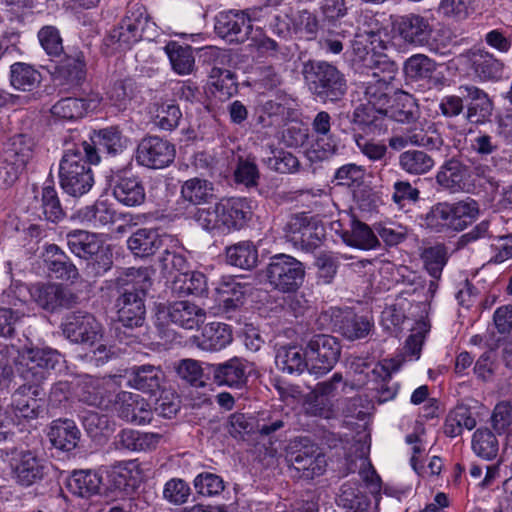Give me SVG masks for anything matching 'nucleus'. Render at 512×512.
Segmentation results:
<instances>
[{
  "label": "nucleus",
  "mask_w": 512,
  "mask_h": 512,
  "mask_svg": "<svg viewBox=\"0 0 512 512\" xmlns=\"http://www.w3.org/2000/svg\"><path fill=\"white\" fill-rule=\"evenodd\" d=\"M77 217L93 228H102L114 222L115 211L105 201H97L94 205L80 209Z\"/></svg>",
  "instance_id": "nucleus-45"
},
{
  "label": "nucleus",
  "mask_w": 512,
  "mask_h": 512,
  "mask_svg": "<svg viewBox=\"0 0 512 512\" xmlns=\"http://www.w3.org/2000/svg\"><path fill=\"white\" fill-rule=\"evenodd\" d=\"M433 158L421 150H407L399 155V166L407 174L419 176L434 167Z\"/></svg>",
  "instance_id": "nucleus-46"
},
{
  "label": "nucleus",
  "mask_w": 512,
  "mask_h": 512,
  "mask_svg": "<svg viewBox=\"0 0 512 512\" xmlns=\"http://www.w3.org/2000/svg\"><path fill=\"white\" fill-rule=\"evenodd\" d=\"M470 178V167L456 158L445 161L435 176L436 183L450 193L470 192L473 189Z\"/></svg>",
  "instance_id": "nucleus-16"
},
{
  "label": "nucleus",
  "mask_w": 512,
  "mask_h": 512,
  "mask_svg": "<svg viewBox=\"0 0 512 512\" xmlns=\"http://www.w3.org/2000/svg\"><path fill=\"white\" fill-rule=\"evenodd\" d=\"M66 240L69 250L87 261L85 272L89 277L101 276L111 268V250L97 234L86 230H73L67 233Z\"/></svg>",
  "instance_id": "nucleus-5"
},
{
  "label": "nucleus",
  "mask_w": 512,
  "mask_h": 512,
  "mask_svg": "<svg viewBox=\"0 0 512 512\" xmlns=\"http://www.w3.org/2000/svg\"><path fill=\"white\" fill-rule=\"evenodd\" d=\"M289 461L295 476L304 479H313L322 475L327 466L325 455L318 446L304 440L301 448L290 454Z\"/></svg>",
  "instance_id": "nucleus-15"
},
{
  "label": "nucleus",
  "mask_w": 512,
  "mask_h": 512,
  "mask_svg": "<svg viewBox=\"0 0 512 512\" xmlns=\"http://www.w3.org/2000/svg\"><path fill=\"white\" fill-rule=\"evenodd\" d=\"M41 210L46 220L51 222H58L64 216V211L61 207L56 189L51 186H45L41 192Z\"/></svg>",
  "instance_id": "nucleus-57"
},
{
  "label": "nucleus",
  "mask_w": 512,
  "mask_h": 512,
  "mask_svg": "<svg viewBox=\"0 0 512 512\" xmlns=\"http://www.w3.org/2000/svg\"><path fill=\"white\" fill-rule=\"evenodd\" d=\"M305 413L314 417L329 419L333 416V404L326 398L314 391L305 395L303 400Z\"/></svg>",
  "instance_id": "nucleus-58"
},
{
  "label": "nucleus",
  "mask_w": 512,
  "mask_h": 512,
  "mask_svg": "<svg viewBox=\"0 0 512 512\" xmlns=\"http://www.w3.org/2000/svg\"><path fill=\"white\" fill-rule=\"evenodd\" d=\"M181 117L182 113L177 105L163 103L157 108L154 123L160 129L171 131L179 125Z\"/></svg>",
  "instance_id": "nucleus-63"
},
{
  "label": "nucleus",
  "mask_w": 512,
  "mask_h": 512,
  "mask_svg": "<svg viewBox=\"0 0 512 512\" xmlns=\"http://www.w3.org/2000/svg\"><path fill=\"white\" fill-rule=\"evenodd\" d=\"M175 155V146L171 142L158 136H147L137 146L136 161L147 168L162 169L174 161Z\"/></svg>",
  "instance_id": "nucleus-12"
},
{
  "label": "nucleus",
  "mask_w": 512,
  "mask_h": 512,
  "mask_svg": "<svg viewBox=\"0 0 512 512\" xmlns=\"http://www.w3.org/2000/svg\"><path fill=\"white\" fill-rule=\"evenodd\" d=\"M102 485V476L90 469L73 471L67 480L68 490L81 498H89L99 494Z\"/></svg>",
  "instance_id": "nucleus-31"
},
{
  "label": "nucleus",
  "mask_w": 512,
  "mask_h": 512,
  "mask_svg": "<svg viewBox=\"0 0 512 512\" xmlns=\"http://www.w3.org/2000/svg\"><path fill=\"white\" fill-rule=\"evenodd\" d=\"M34 143L31 138L24 135H16L11 139L3 156L6 161L24 171L26 165L33 158Z\"/></svg>",
  "instance_id": "nucleus-44"
},
{
  "label": "nucleus",
  "mask_w": 512,
  "mask_h": 512,
  "mask_svg": "<svg viewBox=\"0 0 512 512\" xmlns=\"http://www.w3.org/2000/svg\"><path fill=\"white\" fill-rule=\"evenodd\" d=\"M171 291L175 296H202L207 291V280L201 272H184L175 274L171 283Z\"/></svg>",
  "instance_id": "nucleus-37"
},
{
  "label": "nucleus",
  "mask_w": 512,
  "mask_h": 512,
  "mask_svg": "<svg viewBox=\"0 0 512 512\" xmlns=\"http://www.w3.org/2000/svg\"><path fill=\"white\" fill-rule=\"evenodd\" d=\"M171 241L170 236L162 235L155 229L142 228L135 231L127 240L129 250L140 258L154 255Z\"/></svg>",
  "instance_id": "nucleus-22"
},
{
  "label": "nucleus",
  "mask_w": 512,
  "mask_h": 512,
  "mask_svg": "<svg viewBox=\"0 0 512 512\" xmlns=\"http://www.w3.org/2000/svg\"><path fill=\"white\" fill-rule=\"evenodd\" d=\"M367 80L365 86L366 102L359 104L353 111L351 122L358 130L373 135H380L385 125V106L390 102V84L394 80L393 69H382L381 66H364Z\"/></svg>",
  "instance_id": "nucleus-1"
},
{
  "label": "nucleus",
  "mask_w": 512,
  "mask_h": 512,
  "mask_svg": "<svg viewBox=\"0 0 512 512\" xmlns=\"http://www.w3.org/2000/svg\"><path fill=\"white\" fill-rule=\"evenodd\" d=\"M397 30L406 42L415 45L428 43L433 31L429 19L416 14L401 17L397 23Z\"/></svg>",
  "instance_id": "nucleus-26"
},
{
  "label": "nucleus",
  "mask_w": 512,
  "mask_h": 512,
  "mask_svg": "<svg viewBox=\"0 0 512 512\" xmlns=\"http://www.w3.org/2000/svg\"><path fill=\"white\" fill-rule=\"evenodd\" d=\"M264 272L269 285L281 293L296 292L305 278L304 264L284 253L270 257Z\"/></svg>",
  "instance_id": "nucleus-6"
},
{
  "label": "nucleus",
  "mask_w": 512,
  "mask_h": 512,
  "mask_svg": "<svg viewBox=\"0 0 512 512\" xmlns=\"http://www.w3.org/2000/svg\"><path fill=\"white\" fill-rule=\"evenodd\" d=\"M373 324L364 316L353 312L345 313L338 323L339 332L349 340H357L366 337Z\"/></svg>",
  "instance_id": "nucleus-49"
},
{
  "label": "nucleus",
  "mask_w": 512,
  "mask_h": 512,
  "mask_svg": "<svg viewBox=\"0 0 512 512\" xmlns=\"http://www.w3.org/2000/svg\"><path fill=\"white\" fill-rule=\"evenodd\" d=\"M180 194L183 201L192 205H200L213 199L214 185L207 179L193 177L183 182Z\"/></svg>",
  "instance_id": "nucleus-40"
},
{
  "label": "nucleus",
  "mask_w": 512,
  "mask_h": 512,
  "mask_svg": "<svg viewBox=\"0 0 512 512\" xmlns=\"http://www.w3.org/2000/svg\"><path fill=\"white\" fill-rule=\"evenodd\" d=\"M221 215L226 227V234L241 229L248 219V205L242 198H227L220 200Z\"/></svg>",
  "instance_id": "nucleus-38"
},
{
  "label": "nucleus",
  "mask_w": 512,
  "mask_h": 512,
  "mask_svg": "<svg viewBox=\"0 0 512 512\" xmlns=\"http://www.w3.org/2000/svg\"><path fill=\"white\" fill-rule=\"evenodd\" d=\"M478 214L477 201L467 198L456 203H436L420 216V221L422 227L434 233L462 231Z\"/></svg>",
  "instance_id": "nucleus-4"
},
{
  "label": "nucleus",
  "mask_w": 512,
  "mask_h": 512,
  "mask_svg": "<svg viewBox=\"0 0 512 512\" xmlns=\"http://www.w3.org/2000/svg\"><path fill=\"white\" fill-rule=\"evenodd\" d=\"M100 98L95 96L90 99L66 97L56 102L50 109L51 114L62 120H76L82 118L89 110L98 107Z\"/></svg>",
  "instance_id": "nucleus-30"
},
{
  "label": "nucleus",
  "mask_w": 512,
  "mask_h": 512,
  "mask_svg": "<svg viewBox=\"0 0 512 512\" xmlns=\"http://www.w3.org/2000/svg\"><path fill=\"white\" fill-rule=\"evenodd\" d=\"M312 132L315 138V151L322 152L321 158L334 154L337 141L331 133V116L326 111H320L312 121Z\"/></svg>",
  "instance_id": "nucleus-33"
},
{
  "label": "nucleus",
  "mask_w": 512,
  "mask_h": 512,
  "mask_svg": "<svg viewBox=\"0 0 512 512\" xmlns=\"http://www.w3.org/2000/svg\"><path fill=\"white\" fill-rule=\"evenodd\" d=\"M37 36L42 48L50 57L63 55L66 64H85L84 54L78 47L68 46L66 49L63 47L62 37L55 26H43Z\"/></svg>",
  "instance_id": "nucleus-18"
},
{
  "label": "nucleus",
  "mask_w": 512,
  "mask_h": 512,
  "mask_svg": "<svg viewBox=\"0 0 512 512\" xmlns=\"http://www.w3.org/2000/svg\"><path fill=\"white\" fill-rule=\"evenodd\" d=\"M303 75L310 91L323 102H335L346 92V82L336 66H304Z\"/></svg>",
  "instance_id": "nucleus-7"
},
{
  "label": "nucleus",
  "mask_w": 512,
  "mask_h": 512,
  "mask_svg": "<svg viewBox=\"0 0 512 512\" xmlns=\"http://www.w3.org/2000/svg\"><path fill=\"white\" fill-rule=\"evenodd\" d=\"M63 335L72 343L93 346L103 336L102 325L88 312L68 314L61 324Z\"/></svg>",
  "instance_id": "nucleus-10"
},
{
  "label": "nucleus",
  "mask_w": 512,
  "mask_h": 512,
  "mask_svg": "<svg viewBox=\"0 0 512 512\" xmlns=\"http://www.w3.org/2000/svg\"><path fill=\"white\" fill-rule=\"evenodd\" d=\"M256 16L250 10H226L219 12L214 19L215 33L229 42H243L252 30V20Z\"/></svg>",
  "instance_id": "nucleus-13"
},
{
  "label": "nucleus",
  "mask_w": 512,
  "mask_h": 512,
  "mask_svg": "<svg viewBox=\"0 0 512 512\" xmlns=\"http://www.w3.org/2000/svg\"><path fill=\"white\" fill-rule=\"evenodd\" d=\"M228 264L243 270L253 269L258 262V250L251 241H241L225 249Z\"/></svg>",
  "instance_id": "nucleus-41"
},
{
  "label": "nucleus",
  "mask_w": 512,
  "mask_h": 512,
  "mask_svg": "<svg viewBox=\"0 0 512 512\" xmlns=\"http://www.w3.org/2000/svg\"><path fill=\"white\" fill-rule=\"evenodd\" d=\"M248 285L235 277H223L216 288L219 301L225 312L235 310L243 304Z\"/></svg>",
  "instance_id": "nucleus-35"
},
{
  "label": "nucleus",
  "mask_w": 512,
  "mask_h": 512,
  "mask_svg": "<svg viewBox=\"0 0 512 512\" xmlns=\"http://www.w3.org/2000/svg\"><path fill=\"white\" fill-rule=\"evenodd\" d=\"M30 294L39 306L50 311L70 307L77 299L68 288L55 283L33 285Z\"/></svg>",
  "instance_id": "nucleus-19"
},
{
  "label": "nucleus",
  "mask_w": 512,
  "mask_h": 512,
  "mask_svg": "<svg viewBox=\"0 0 512 512\" xmlns=\"http://www.w3.org/2000/svg\"><path fill=\"white\" fill-rule=\"evenodd\" d=\"M60 359V353L51 348L29 350L27 369L23 372L24 379L33 384L40 383L49 370L56 368Z\"/></svg>",
  "instance_id": "nucleus-20"
},
{
  "label": "nucleus",
  "mask_w": 512,
  "mask_h": 512,
  "mask_svg": "<svg viewBox=\"0 0 512 512\" xmlns=\"http://www.w3.org/2000/svg\"><path fill=\"white\" fill-rule=\"evenodd\" d=\"M167 316L172 323L184 329L197 328L205 321V311L189 301H175L167 307Z\"/></svg>",
  "instance_id": "nucleus-27"
},
{
  "label": "nucleus",
  "mask_w": 512,
  "mask_h": 512,
  "mask_svg": "<svg viewBox=\"0 0 512 512\" xmlns=\"http://www.w3.org/2000/svg\"><path fill=\"white\" fill-rule=\"evenodd\" d=\"M343 242L350 247L361 250L375 249L380 245L378 237L372 229L355 216Z\"/></svg>",
  "instance_id": "nucleus-43"
},
{
  "label": "nucleus",
  "mask_w": 512,
  "mask_h": 512,
  "mask_svg": "<svg viewBox=\"0 0 512 512\" xmlns=\"http://www.w3.org/2000/svg\"><path fill=\"white\" fill-rule=\"evenodd\" d=\"M427 272L434 279H440L442 270L448 260L447 248L443 244H437L425 248L421 254Z\"/></svg>",
  "instance_id": "nucleus-55"
},
{
  "label": "nucleus",
  "mask_w": 512,
  "mask_h": 512,
  "mask_svg": "<svg viewBox=\"0 0 512 512\" xmlns=\"http://www.w3.org/2000/svg\"><path fill=\"white\" fill-rule=\"evenodd\" d=\"M477 422L471 411L466 405H457L446 416L443 432L447 437L455 438L461 436L464 429L472 430Z\"/></svg>",
  "instance_id": "nucleus-39"
},
{
  "label": "nucleus",
  "mask_w": 512,
  "mask_h": 512,
  "mask_svg": "<svg viewBox=\"0 0 512 512\" xmlns=\"http://www.w3.org/2000/svg\"><path fill=\"white\" fill-rule=\"evenodd\" d=\"M41 80V73L34 66H11L10 82L17 90L31 91Z\"/></svg>",
  "instance_id": "nucleus-54"
},
{
  "label": "nucleus",
  "mask_w": 512,
  "mask_h": 512,
  "mask_svg": "<svg viewBox=\"0 0 512 512\" xmlns=\"http://www.w3.org/2000/svg\"><path fill=\"white\" fill-rule=\"evenodd\" d=\"M472 449L479 457L492 460L499 451L498 440L488 428H479L473 434Z\"/></svg>",
  "instance_id": "nucleus-52"
},
{
  "label": "nucleus",
  "mask_w": 512,
  "mask_h": 512,
  "mask_svg": "<svg viewBox=\"0 0 512 512\" xmlns=\"http://www.w3.org/2000/svg\"><path fill=\"white\" fill-rule=\"evenodd\" d=\"M147 16L142 7L130 11L120 23L115 26L105 40L107 46H116L115 49H129L142 37L146 25Z\"/></svg>",
  "instance_id": "nucleus-11"
},
{
  "label": "nucleus",
  "mask_w": 512,
  "mask_h": 512,
  "mask_svg": "<svg viewBox=\"0 0 512 512\" xmlns=\"http://www.w3.org/2000/svg\"><path fill=\"white\" fill-rule=\"evenodd\" d=\"M318 30V21L312 13L304 10L293 13V35L312 39Z\"/></svg>",
  "instance_id": "nucleus-62"
},
{
  "label": "nucleus",
  "mask_w": 512,
  "mask_h": 512,
  "mask_svg": "<svg viewBox=\"0 0 512 512\" xmlns=\"http://www.w3.org/2000/svg\"><path fill=\"white\" fill-rule=\"evenodd\" d=\"M460 91L467 94L468 103L466 119L472 124L482 125L491 120L494 110L493 101L488 94L475 86H460Z\"/></svg>",
  "instance_id": "nucleus-21"
},
{
  "label": "nucleus",
  "mask_w": 512,
  "mask_h": 512,
  "mask_svg": "<svg viewBox=\"0 0 512 512\" xmlns=\"http://www.w3.org/2000/svg\"><path fill=\"white\" fill-rule=\"evenodd\" d=\"M91 145L99 146L107 153L115 155L122 152L126 147L127 139L122 136L118 127L111 126L95 131L91 137Z\"/></svg>",
  "instance_id": "nucleus-48"
},
{
  "label": "nucleus",
  "mask_w": 512,
  "mask_h": 512,
  "mask_svg": "<svg viewBox=\"0 0 512 512\" xmlns=\"http://www.w3.org/2000/svg\"><path fill=\"white\" fill-rule=\"evenodd\" d=\"M336 503L338 507L345 512H372L371 501L364 494L357 482H346L342 484L337 496Z\"/></svg>",
  "instance_id": "nucleus-34"
},
{
  "label": "nucleus",
  "mask_w": 512,
  "mask_h": 512,
  "mask_svg": "<svg viewBox=\"0 0 512 512\" xmlns=\"http://www.w3.org/2000/svg\"><path fill=\"white\" fill-rule=\"evenodd\" d=\"M76 396L80 402L98 408L106 402L101 381L88 375L78 382Z\"/></svg>",
  "instance_id": "nucleus-47"
},
{
  "label": "nucleus",
  "mask_w": 512,
  "mask_h": 512,
  "mask_svg": "<svg viewBox=\"0 0 512 512\" xmlns=\"http://www.w3.org/2000/svg\"><path fill=\"white\" fill-rule=\"evenodd\" d=\"M263 163L272 171L281 174H292L299 170L300 162L291 152L274 149L271 156L263 158Z\"/></svg>",
  "instance_id": "nucleus-53"
},
{
  "label": "nucleus",
  "mask_w": 512,
  "mask_h": 512,
  "mask_svg": "<svg viewBox=\"0 0 512 512\" xmlns=\"http://www.w3.org/2000/svg\"><path fill=\"white\" fill-rule=\"evenodd\" d=\"M118 416L134 425H146L152 421L153 411L149 403L138 394L120 391L115 397Z\"/></svg>",
  "instance_id": "nucleus-17"
},
{
  "label": "nucleus",
  "mask_w": 512,
  "mask_h": 512,
  "mask_svg": "<svg viewBox=\"0 0 512 512\" xmlns=\"http://www.w3.org/2000/svg\"><path fill=\"white\" fill-rule=\"evenodd\" d=\"M275 363L278 369L288 374H300L308 370V361L303 351L297 346H281L277 349Z\"/></svg>",
  "instance_id": "nucleus-42"
},
{
  "label": "nucleus",
  "mask_w": 512,
  "mask_h": 512,
  "mask_svg": "<svg viewBox=\"0 0 512 512\" xmlns=\"http://www.w3.org/2000/svg\"><path fill=\"white\" fill-rule=\"evenodd\" d=\"M25 387L20 388L13 395V407L17 415L27 419L36 418L41 405L35 398L27 397L24 393Z\"/></svg>",
  "instance_id": "nucleus-64"
},
{
  "label": "nucleus",
  "mask_w": 512,
  "mask_h": 512,
  "mask_svg": "<svg viewBox=\"0 0 512 512\" xmlns=\"http://www.w3.org/2000/svg\"><path fill=\"white\" fill-rule=\"evenodd\" d=\"M153 270L128 268L115 279L119 297L116 301L118 321L127 328L142 326L145 319L144 297L152 286Z\"/></svg>",
  "instance_id": "nucleus-2"
},
{
  "label": "nucleus",
  "mask_w": 512,
  "mask_h": 512,
  "mask_svg": "<svg viewBox=\"0 0 512 512\" xmlns=\"http://www.w3.org/2000/svg\"><path fill=\"white\" fill-rule=\"evenodd\" d=\"M100 162L96 148L84 141L65 151L59 165L61 188L73 197L88 193L94 185L91 164Z\"/></svg>",
  "instance_id": "nucleus-3"
},
{
  "label": "nucleus",
  "mask_w": 512,
  "mask_h": 512,
  "mask_svg": "<svg viewBox=\"0 0 512 512\" xmlns=\"http://www.w3.org/2000/svg\"><path fill=\"white\" fill-rule=\"evenodd\" d=\"M406 133L409 143L414 146L439 149L443 144L441 135L432 125H429L427 128L414 126L407 129Z\"/></svg>",
  "instance_id": "nucleus-56"
},
{
  "label": "nucleus",
  "mask_w": 512,
  "mask_h": 512,
  "mask_svg": "<svg viewBox=\"0 0 512 512\" xmlns=\"http://www.w3.org/2000/svg\"><path fill=\"white\" fill-rule=\"evenodd\" d=\"M216 384L231 388H242L248 377V362L234 357L228 361L211 366Z\"/></svg>",
  "instance_id": "nucleus-23"
},
{
  "label": "nucleus",
  "mask_w": 512,
  "mask_h": 512,
  "mask_svg": "<svg viewBox=\"0 0 512 512\" xmlns=\"http://www.w3.org/2000/svg\"><path fill=\"white\" fill-rule=\"evenodd\" d=\"M52 445L62 451H72L80 440V430L70 419H58L52 422L48 433Z\"/></svg>",
  "instance_id": "nucleus-32"
},
{
  "label": "nucleus",
  "mask_w": 512,
  "mask_h": 512,
  "mask_svg": "<svg viewBox=\"0 0 512 512\" xmlns=\"http://www.w3.org/2000/svg\"><path fill=\"white\" fill-rule=\"evenodd\" d=\"M113 196L125 206L136 207L145 202L146 192L138 176L123 175L119 176L113 185Z\"/></svg>",
  "instance_id": "nucleus-24"
},
{
  "label": "nucleus",
  "mask_w": 512,
  "mask_h": 512,
  "mask_svg": "<svg viewBox=\"0 0 512 512\" xmlns=\"http://www.w3.org/2000/svg\"><path fill=\"white\" fill-rule=\"evenodd\" d=\"M164 381V372L160 366L141 365L131 368L128 385L143 393L155 395Z\"/></svg>",
  "instance_id": "nucleus-25"
},
{
  "label": "nucleus",
  "mask_w": 512,
  "mask_h": 512,
  "mask_svg": "<svg viewBox=\"0 0 512 512\" xmlns=\"http://www.w3.org/2000/svg\"><path fill=\"white\" fill-rule=\"evenodd\" d=\"M389 99L390 102L385 106L386 117L401 123H410L418 118V106L412 95L395 91L392 96L389 95Z\"/></svg>",
  "instance_id": "nucleus-29"
},
{
  "label": "nucleus",
  "mask_w": 512,
  "mask_h": 512,
  "mask_svg": "<svg viewBox=\"0 0 512 512\" xmlns=\"http://www.w3.org/2000/svg\"><path fill=\"white\" fill-rule=\"evenodd\" d=\"M164 51L170 64H229L230 54L214 46L194 49L191 45L178 41H169Z\"/></svg>",
  "instance_id": "nucleus-9"
},
{
  "label": "nucleus",
  "mask_w": 512,
  "mask_h": 512,
  "mask_svg": "<svg viewBox=\"0 0 512 512\" xmlns=\"http://www.w3.org/2000/svg\"><path fill=\"white\" fill-rule=\"evenodd\" d=\"M220 201L214 206L199 208L194 214L195 221L210 233L226 234Z\"/></svg>",
  "instance_id": "nucleus-51"
},
{
  "label": "nucleus",
  "mask_w": 512,
  "mask_h": 512,
  "mask_svg": "<svg viewBox=\"0 0 512 512\" xmlns=\"http://www.w3.org/2000/svg\"><path fill=\"white\" fill-rule=\"evenodd\" d=\"M211 85L225 97H230L236 91L235 75L232 71L213 66L210 72Z\"/></svg>",
  "instance_id": "nucleus-60"
},
{
  "label": "nucleus",
  "mask_w": 512,
  "mask_h": 512,
  "mask_svg": "<svg viewBox=\"0 0 512 512\" xmlns=\"http://www.w3.org/2000/svg\"><path fill=\"white\" fill-rule=\"evenodd\" d=\"M232 341V332L227 324L211 322L204 326L198 337V346L206 351H219Z\"/></svg>",
  "instance_id": "nucleus-36"
},
{
  "label": "nucleus",
  "mask_w": 512,
  "mask_h": 512,
  "mask_svg": "<svg viewBox=\"0 0 512 512\" xmlns=\"http://www.w3.org/2000/svg\"><path fill=\"white\" fill-rule=\"evenodd\" d=\"M49 70L56 86L70 90L80 86L86 80L84 66H51Z\"/></svg>",
  "instance_id": "nucleus-50"
},
{
  "label": "nucleus",
  "mask_w": 512,
  "mask_h": 512,
  "mask_svg": "<svg viewBox=\"0 0 512 512\" xmlns=\"http://www.w3.org/2000/svg\"><path fill=\"white\" fill-rule=\"evenodd\" d=\"M340 352L341 347L335 337L324 334L314 336L305 348L308 372L316 377L326 375L337 363Z\"/></svg>",
  "instance_id": "nucleus-8"
},
{
  "label": "nucleus",
  "mask_w": 512,
  "mask_h": 512,
  "mask_svg": "<svg viewBox=\"0 0 512 512\" xmlns=\"http://www.w3.org/2000/svg\"><path fill=\"white\" fill-rule=\"evenodd\" d=\"M139 464L136 460L120 461L113 464L109 470L108 477L117 489H124L129 486V480L138 473Z\"/></svg>",
  "instance_id": "nucleus-59"
},
{
  "label": "nucleus",
  "mask_w": 512,
  "mask_h": 512,
  "mask_svg": "<svg viewBox=\"0 0 512 512\" xmlns=\"http://www.w3.org/2000/svg\"><path fill=\"white\" fill-rule=\"evenodd\" d=\"M43 256L46 268L56 278L71 281L78 279L79 272L77 267L57 245H48Z\"/></svg>",
  "instance_id": "nucleus-28"
},
{
  "label": "nucleus",
  "mask_w": 512,
  "mask_h": 512,
  "mask_svg": "<svg viewBox=\"0 0 512 512\" xmlns=\"http://www.w3.org/2000/svg\"><path fill=\"white\" fill-rule=\"evenodd\" d=\"M391 199L398 207L415 204L420 199V190L408 180H397L392 187Z\"/></svg>",
  "instance_id": "nucleus-61"
},
{
  "label": "nucleus",
  "mask_w": 512,
  "mask_h": 512,
  "mask_svg": "<svg viewBox=\"0 0 512 512\" xmlns=\"http://www.w3.org/2000/svg\"><path fill=\"white\" fill-rule=\"evenodd\" d=\"M15 481L25 487L42 481L51 469V464L32 451H21L11 461Z\"/></svg>",
  "instance_id": "nucleus-14"
}]
</instances>
